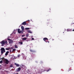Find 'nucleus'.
I'll return each instance as SVG.
<instances>
[{
  "label": "nucleus",
  "mask_w": 74,
  "mask_h": 74,
  "mask_svg": "<svg viewBox=\"0 0 74 74\" xmlns=\"http://www.w3.org/2000/svg\"><path fill=\"white\" fill-rule=\"evenodd\" d=\"M26 24L27 23L26 22L24 21L21 24V25H26Z\"/></svg>",
  "instance_id": "obj_7"
},
{
  "label": "nucleus",
  "mask_w": 74,
  "mask_h": 74,
  "mask_svg": "<svg viewBox=\"0 0 74 74\" xmlns=\"http://www.w3.org/2000/svg\"><path fill=\"white\" fill-rule=\"evenodd\" d=\"M70 31H71V29H67V32H70Z\"/></svg>",
  "instance_id": "obj_18"
},
{
  "label": "nucleus",
  "mask_w": 74,
  "mask_h": 74,
  "mask_svg": "<svg viewBox=\"0 0 74 74\" xmlns=\"http://www.w3.org/2000/svg\"><path fill=\"white\" fill-rule=\"evenodd\" d=\"M26 39H27L26 38H22V40H26Z\"/></svg>",
  "instance_id": "obj_14"
},
{
  "label": "nucleus",
  "mask_w": 74,
  "mask_h": 74,
  "mask_svg": "<svg viewBox=\"0 0 74 74\" xmlns=\"http://www.w3.org/2000/svg\"><path fill=\"white\" fill-rule=\"evenodd\" d=\"M1 53L2 54H3V52H5V49L3 48H1Z\"/></svg>",
  "instance_id": "obj_1"
},
{
  "label": "nucleus",
  "mask_w": 74,
  "mask_h": 74,
  "mask_svg": "<svg viewBox=\"0 0 74 74\" xmlns=\"http://www.w3.org/2000/svg\"><path fill=\"white\" fill-rule=\"evenodd\" d=\"M9 53V51H7V52H6L5 53V56H7V55H8V54Z\"/></svg>",
  "instance_id": "obj_10"
},
{
  "label": "nucleus",
  "mask_w": 74,
  "mask_h": 74,
  "mask_svg": "<svg viewBox=\"0 0 74 74\" xmlns=\"http://www.w3.org/2000/svg\"><path fill=\"white\" fill-rule=\"evenodd\" d=\"M42 69H40L39 70V71H38V73H41V72H42Z\"/></svg>",
  "instance_id": "obj_12"
},
{
  "label": "nucleus",
  "mask_w": 74,
  "mask_h": 74,
  "mask_svg": "<svg viewBox=\"0 0 74 74\" xmlns=\"http://www.w3.org/2000/svg\"><path fill=\"white\" fill-rule=\"evenodd\" d=\"M14 47L16 48H18V46H17L16 45H15L14 46Z\"/></svg>",
  "instance_id": "obj_17"
},
{
  "label": "nucleus",
  "mask_w": 74,
  "mask_h": 74,
  "mask_svg": "<svg viewBox=\"0 0 74 74\" xmlns=\"http://www.w3.org/2000/svg\"><path fill=\"white\" fill-rule=\"evenodd\" d=\"M5 49L6 50H9V49H10V48H6V49Z\"/></svg>",
  "instance_id": "obj_26"
},
{
  "label": "nucleus",
  "mask_w": 74,
  "mask_h": 74,
  "mask_svg": "<svg viewBox=\"0 0 74 74\" xmlns=\"http://www.w3.org/2000/svg\"><path fill=\"white\" fill-rule=\"evenodd\" d=\"M3 63V61L1 60L0 61V64H2Z\"/></svg>",
  "instance_id": "obj_22"
},
{
  "label": "nucleus",
  "mask_w": 74,
  "mask_h": 74,
  "mask_svg": "<svg viewBox=\"0 0 74 74\" xmlns=\"http://www.w3.org/2000/svg\"><path fill=\"white\" fill-rule=\"evenodd\" d=\"M5 62V63L8 64V63H9V61L7 59H6V60H5V62Z\"/></svg>",
  "instance_id": "obj_3"
},
{
  "label": "nucleus",
  "mask_w": 74,
  "mask_h": 74,
  "mask_svg": "<svg viewBox=\"0 0 74 74\" xmlns=\"http://www.w3.org/2000/svg\"><path fill=\"white\" fill-rule=\"evenodd\" d=\"M32 40H34V38H32Z\"/></svg>",
  "instance_id": "obj_30"
},
{
  "label": "nucleus",
  "mask_w": 74,
  "mask_h": 74,
  "mask_svg": "<svg viewBox=\"0 0 74 74\" xmlns=\"http://www.w3.org/2000/svg\"><path fill=\"white\" fill-rule=\"evenodd\" d=\"M30 52H35V51H34V50H33L32 49H30Z\"/></svg>",
  "instance_id": "obj_13"
},
{
  "label": "nucleus",
  "mask_w": 74,
  "mask_h": 74,
  "mask_svg": "<svg viewBox=\"0 0 74 74\" xmlns=\"http://www.w3.org/2000/svg\"><path fill=\"white\" fill-rule=\"evenodd\" d=\"M1 59L2 60L1 61H3V62H5V61L6 60V59H5L4 58V57H3V58H1Z\"/></svg>",
  "instance_id": "obj_5"
},
{
  "label": "nucleus",
  "mask_w": 74,
  "mask_h": 74,
  "mask_svg": "<svg viewBox=\"0 0 74 74\" xmlns=\"http://www.w3.org/2000/svg\"><path fill=\"white\" fill-rule=\"evenodd\" d=\"M1 44L2 45H4L5 44V41L3 40L1 42Z\"/></svg>",
  "instance_id": "obj_6"
},
{
  "label": "nucleus",
  "mask_w": 74,
  "mask_h": 74,
  "mask_svg": "<svg viewBox=\"0 0 74 74\" xmlns=\"http://www.w3.org/2000/svg\"><path fill=\"white\" fill-rule=\"evenodd\" d=\"M14 64L15 65H16L17 67H19V65L18 64H16V63H15Z\"/></svg>",
  "instance_id": "obj_9"
},
{
  "label": "nucleus",
  "mask_w": 74,
  "mask_h": 74,
  "mask_svg": "<svg viewBox=\"0 0 74 74\" xmlns=\"http://www.w3.org/2000/svg\"><path fill=\"white\" fill-rule=\"evenodd\" d=\"M10 52H11V50H10Z\"/></svg>",
  "instance_id": "obj_33"
},
{
  "label": "nucleus",
  "mask_w": 74,
  "mask_h": 74,
  "mask_svg": "<svg viewBox=\"0 0 74 74\" xmlns=\"http://www.w3.org/2000/svg\"><path fill=\"white\" fill-rule=\"evenodd\" d=\"M8 40L9 41V44H11V43H12V42H13V41H12V40L10 39L9 38H8Z\"/></svg>",
  "instance_id": "obj_2"
},
{
  "label": "nucleus",
  "mask_w": 74,
  "mask_h": 74,
  "mask_svg": "<svg viewBox=\"0 0 74 74\" xmlns=\"http://www.w3.org/2000/svg\"><path fill=\"white\" fill-rule=\"evenodd\" d=\"M20 56H21V55H18V58H19Z\"/></svg>",
  "instance_id": "obj_27"
},
{
  "label": "nucleus",
  "mask_w": 74,
  "mask_h": 74,
  "mask_svg": "<svg viewBox=\"0 0 74 74\" xmlns=\"http://www.w3.org/2000/svg\"><path fill=\"white\" fill-rule=\"evenodd\" d=\"M28 32H29L30 33H32V32L30 31H29Z\"/></svg>",
  "instance_id": "obj_25"
},
{
  "label": "nucleus",
  "mask_w": 74,
  "mask_h": 74,
  "mask_svg": "<svg viewBox=\"0 0 74 74\" xmlns=\"http://www.w3.org/2000/svg\"><path fill=\"white\" fill-rule=\"evenodd\" d=\"M51 70V69H48V70H47V72H48V71H49V70Z\"/></svg>",
  "instance_id": "obj_28"
},
{
  "label": "nucleus",
  "mask_w": 74,
  "mask_h": 74,
  "mask_svg": "<svg viewBox=\"0 0 74 74\" xmlns=\"http://www.w3.org/2000/svg\"><path fill=\"white\" fill-rule=\"evenodd\" d=\"M43 40L46 42H47V41H46V40H47V41H48V39L47 38H43Z\"/></svg>",
  "instance_id": "obj_4"
},
{
  "label": "nucleus",
  "mask_w": 74,
  "mask_h": 74,
  "mask_svg": "<svg viewBox=\"0 0 74 74\" xmlns=\"http://www.w3.org/2000/svg\"><path fill=\"white\" fill-rule=\"evenodd\" d=\"M24 36H25V35H22V37H24Z\"/></svg>",
  "instance_id": "obj_29"
},
{
  "label": "nucleus",
  "mask_w": 74,
  "mask_h": 74,
  "mask_svg": "<svg viewBox=\"0 0 74 74\" xmlns=\"http://www.w3.org/2000/svg\"><path fill=\"white\" fill-rule=\"evenodd\" d=\"M13 65L12 64H11L10 66V67H13Z\"/></svg>",
  "instance_id": "obj_21"
},
{
  "label": "nucleus",
  "mask_w": 74,
  "mask_h": 74,
  "mask_svg": "<svg viewBox=\"0 0 74 74\" xmlns=\"http://www.w3.org/2000/svg\"><path fill=\"white\" fill-rule=\"evenodd\" d=\"M21 68L20 67H19L18 68V71H21Z\"/></svg>",
  "instance_id": "obj_15"
},
{
  "label": "nucleus",
  "mask_w": 74,
  "mask_h": 74,
  "mask_svg": "<svg viewBox=\"0 0 74 74\" xmlns=\"http://www.w3.org/2000/svg\"><path fill=\"white\" fill-rule=\"evenodd\" d=\"M21 29H18V33H21V31H20Z\"/></svg>",
  "instance_id": "obj_8"
},
{
  "label": "nucleus",
  "mask_w": 74,
  "mask_h": 74,
  "mask_svg": "<svg viewBox=\"0 0 74 74\" xmlns=\"http://www.w3.org/2000/svg\"><path fill=\"white\" fill-rule=\"evenodd\" d=\"M21 29L22 30H23H23H24V27H23V26H22L21 27Z\"/></svg>",
  "instance_id": "obj_11"
},
{
  "label": "nucleus",
  "mask_w": 74,
  "mask_h": 74,
  "mask_svg": "<svg viewBox=\"0 0 74 74\" xmlns=\"http://www.w3.org/2000/svg\"><path fill=\"white\" fill-rule=\"evenodd\" d=\"M18 43H19V44H20L22 45V44H23V42H18Z\"/></svg>",
  "instance_id": "obj_16"
},
{
  "label": "nucleus",
  "mask_w": 74,
  "mask_h": 74,
  "mask_svg": "<svg viewBox=\"0 0 74 74\" xmlns=\"http://www.w3.org/2000/svg\"><path fill=\"white\" fill-rule=\"evenodd\" d=\"M5 44H7V41H5Z\"/></svg>",
  "instance_id": "obj_24"
},
{
  "label": "nucleus",
  "mask_w": 74,
  "mask_h": 74,
  "mask_svg": "<svg viewBox=\"0 0 74 74\" xmlns=\"http://www.w3.org/2000/svg\"><path fill=\"white\" fill-rule=\"evenodd\" d=\"M72 31H73V32H74V29L72 30Z\"/></svg>",
  "instance_id": "obj_31"
},
{
  "label": "nucleus",
  "mask_w": 74,
  "mask_h": 74,
  "mask_svg": "<svg viewBox=\"0 0 74 74\" xmlns=\"http://www.w3.org/2000/svg\"><path fill=\"white\" fill-rule=\"evenodd\" d=\"M30 28H25V30H28V29H29Z\"/></svg>",
  "instance_id": "obj_20"
},
{
  "label": "nucleus",
  "mask_w": 74,
  "mask_h": 74,
  "mask_svg": "<svg viewBox=\"0 0 74 74\" xmlns=\"http://www.w3.org/2000/svg\"><path fill=\"white\" fill-rule=\"evenodd\" d=\"M48 42V43H49V41H47V42Z\"/></svg>",
  "instance_id": "obj_32"
},
{
  "label": "nucleus",
  "mask_w": 74,
  "mask_h": 74,
  "mask_svg": "<svg viewBox=\"0 0 74 74\" xmlns=\"http://www.w3.org/2000/svg\"><path fill=\"white\" fill-rule=\"evenodd\" d=\"M29 36V34H27L26 35V37H28V36Z\"/></svg>",
  "instance_id": "obj_19"
},
{
  "label": "nucleus",
  "mask_w": 74,
  "mask_h": 74,
  "mask_svg": "<svg viewBox=\"0 0 74 74\" xmlns=\"http://www.w3.org/2000/svg\"><path fill=\"white\" fill-rule=\"evenodd\" d=\"M16 51V49H13L12 52H14V51Z\"/></svg>",
  "instance_id": "obj_23"
}]
</instances>
